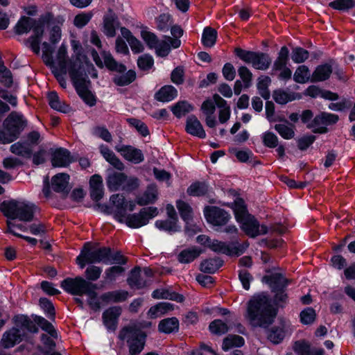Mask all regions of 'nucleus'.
I'll use <instances>...</instances> for the list:
<instances>
[{"label":"nucleus","instance_id":"64","mask_svg":"<svg viewBox=\"0 0 355 355\" xmlns=\"http://www.w3.org/2000/svg\"><path fill=\"white\" fill-rule=\"evenodd\" d=\"M329 6L338 10H345L355 6V0H335L329 3Z\"/></svg>","mask_w":355,"mask_h":355},{"label":"nucleus","instance_id":"29","mask_svg":"<svg viewBox=\"0 0 355 355\" xmlns=\"http://www.w3.org/2000/svg\"><path fill=\"white\" fill-rule=\"evenodd\" d=\"M186 130L189 134L198 137L199 138H205L206 137V133L202 124L197 117L193 115L188 117L186 124Z\"/></svg>","mask_w":355,"mask_h":355},{"label":"nucleus","instance_id":"11","mask_svg":"<svg viewBox=\"0 0 355 355\" xmlns=\"http://www.w3.org/2000/svg\"><path fill=\"white\" fill-rule=\"evenodd\" d=\"M61 286L65 291L73 295H82L86 294L91 297H95L94 286L87 282L81 277L64 279L62 282Z\"/></svg>","mask_w":355,"mask_h":355},{"label":"nucleus","instance_id":"26","mask_svg":"<svg viewBox=\"0 0 355 355\" xmlns=\"http://www.w3.org/2000/svg\"><path fill=\"white\" fill-rule=\"evenodd\" d=\"M150 269L144 268L143 271L139 269H135L131 272L128 278L129 284L132 287L141 288L146 284V282L143 280L144 277H150L152 275Z\"/></svg>","mask_w":355,"mask_h":355},{"label":"nucleus","instance_id":"7","mask_svg":"<svg viewBox=\"0 0 355 355\" xmlns=\"http://www.w3.org/2000/svg\"><path fill=\"white\" fill-rule=\"evenodd\" d=\"M15 327L5 332L1 340V345L4 348H10L20 343L28 331L37 330L35 324L25 315L15 318Z\"/></svg>","mask_w":355,"mask_h":355},{"label":"nucleus","instance_id":"15","mask_svg":"<svg viewBox=\"0 0 355 355\" xmlns=\"http://www.w3.org/2000/svg\"><path fill=\"white\" fill-rule=\"evenodd\" d=\"M64 19L62 17L53 18L51 13H46L42 17L43 29L46 24L49 28V40L52 44H55L61 39V26Z\"/></svg>","mask_w":355,"mask_h":355},{"label":"nucleus","instance_id":"51","mask_svg":"<svg viewBox=\"0 0 355 355\" xmlns=\"http://www.w3.org/2000/svg\"><path fill=\"white\" fill-rule=\"evenodd\" d=\"M216 37L217 32L210 27H207L202 33V42L206 47H211L214 45Z\"/></svg>","mask_w":355,"mask_h":355},{"label":"nucleus","instance_id":"20","mask_svg":"<svg viewBox=\"0 0 355 355\" xmlns=\"http://www.w3.org/2000/svg\"><path fill=\"white\" fill-rule=\"evenodd\" d=\"M116 150L127 161L134 164H139L144 159L141 150L131 146H118Z\"/></svg>","mask_w":355,"mask_h":355},{"label":"nucleus","instance_id":"59","mask_svg":"<svg viewBox=\"0 0 355 355\" xmlns=\"http://www.w3.org/2000/svg\"><path fill=\"white\" fill-rule=\"evenodd\" d=\"M128 293L125 291L109 292L102 296V299L106 302H121L128 297Z\"/></svg>","mask_w":355,"mask_h":355},{"label":"nucleus","instance_id":"56","mask_svg":"<svg viewBox=\"0 0 355 355\" xmlns=\"http://www.w3.org/2000/svg\"><path fill=\"white\" fill-rule=\"evenodd\" d=\"M274 100L279 104H286L295 99V94L284 90H277L273 93Z\"/></svg>","mask_w":355,"mask_h":355},{"label":"nucleus","instance_id":"47","mask_svg":"<svg viewBox=\"0 0 355 355\" xmlns=\"http://www.w3.org/2000/svg\"><path fill=\"white\" fill-rule=\"evenodd\" d=\"M288 49L286 46L281 48L278 57L274 62L272 69L277 71L279 69H282L287 67L288 62Z\"/></svg>","mask_w":355,"mask_h":355},{"label":"nucleus","instance_id":"3","mask_svg":"<svg viewBox=\"0 0 355 355\" xmlns=\"http://www.w3.org/2000/svg\"><path fill=\"white\" fill-rule=\"evenodd\" d=\"M276 314V310L264 295L254 296L248 303L247 318L253 326L271 323Z\"/></svg>","mask_w":355,"mask_h":355},{"label":"nucleus","instance_id":"48","mask_svg":"<svg viewBox=\"0 0 355 355\" xmlns=\"http://www.w3.org/2000/svg\"><path fill=\"white\" fill-rule=\"evenodd\" d=\"M155 226L161 230L168 232H175L180 230V227L178 224V220H171L168 218L166 220H157Z\"/></svg>","mask_w":355,"mask_h":355},{"label":"nucleus","instance_id":"49","mask_svg":"<svg viewBox=\"0 0 355 355\" xmlns=\"http://www.w3.org/2000/svg\"><path fill=\"white\" fill-rule=\"evenodd\" d=\"M244 344V339L236 335H230L226 337L223 343V349L227 351L234 347H241Z\"/></svg>","mask_w":355,"mask_h":355},{"label":"nucleus","instance_id":"4","mask_svg":"<svg viewBox=\"0 0 355 355\" xmlns=\"http://www.w3.org/2000/svg\"><path fill=\"white\" fill-rule=\"evenodd\" d=\"M91 55L94 62L99 68L106 67L110 70H114L119 73L114 78V82L117 85H127L135 80L136 78L135 72L132 70H129L124 73L126 70L125 67L116 62L109 52L103 51L101 53L100 56L97 51L93 49L91 51Z\"/></svg>","mask_w":355,"mask_h":355},{"label":"nucleus","instance_id":"10","mask_svg":"<svg viewBox=\"0 0 355 355\" xmlns=\"http://www.w3.org/2000/svg\"><path fill=\"white\" fill-rule=\"evenodd\" d=\"M69 76L80 97L89 106L94 105L96 98L89 89L90 82L87 79L85 71L69 73Z\"/></svg>","mask_w":355,"mask_h":355},{"label":"nucleus","instance_id":"50","mask_svg":"<svg viewBox=\"0 0 355 355\" xmlns=\"http://www.w3.org/2000/svg\"><path fill=\"white\" fill-rule=\"evenodd\" d=\"M171 309L172 306L171 304L167 302H160L150 309L148 311V315L150 318H157Z\"/></svg>","mask_w":355,"mask_h":355},{"label":"nucleus","instance_id":"52","mask_svg":"<svg viewBox=\"0 0 355 355\" xmlns=\"http://www.w3.org/2000/svg\"><path fill=\"white\" fill-rule=\"evenodd\" d=\"M209 191L208 186L205 182L193 183L188 189L187 193L193 196H201L205 195Z\"/></svg>","mask_w":355,"mask_h":355},{"label":"nucleus","instance_id":"31","mask_svg":"<svg viewBox=\"0 0 355 355\" xmlns=\"http://www.w3.org/2000/svg\"><path fill=\"white\" fill-rule=\"evenodd\" d=\"M120 314L121 309L116 306L110 308L104 312L103 322L108 329H115L117 318Z\"/></svg>","mask_w":355,"mask_h":355},{"label":"nucleus","instance_id":"33","mask_svg":"<svg viewBox=\"0 0 355 355\" xmlns=\"http://www.w3.org/2000/svg\"><path fill=\"white\" fill-rule=\"evenodd\" d=\"M100 152L105 159L112 165L114 168L119 171L124 169L123 163L115 155L114 152L108 147L101 145L100 146Z\"/></svg>","mask_w":355,"mask_h":355},{"label":"nucleus","instance_id":"61","mask_svg":"<svg viewBox=\"0 0 355 355\" xmlns=\"http://www.w3.org/2000/svg\"><path fill=\"white\" fill-rule=\"evenodd\" d=\"M10 151L18 155L28 156L31 150L28 144L17 142L10 146Z\"/></svg>","mask_w":355,"mask_h":355},{"label":"nucleus","instance_id":"37","mask_svg":"<svg viewBox=\"0 0 355 355\" xmlns=\"http://www.w3.org/2000/svg\"><path fill=\"white\" fill-rule=\"evenodd\" d=\"M178 91L171 85L162 87L156 94L155 98L162 102H169L176 98Z\"/></svg>","mask_w":355,"mask_h":355},{"label":"nucleus","instance_id":"36","mask_svg":"<svg viewBox=\"0 0 355 355\" xmlns=\"http://www.w3.org/2000/svg\"><path fill=\"white\" fill-rule=\"evenodd\" d=\"M158 191L156 186L150 185L146 190L137 198V204L146 205L155 202L157 199Z\"/></svg>","mask_w":355,"mask_h":355},{"label":"nucleus","instance_id":"44","mask_svg":"<svg viewBox=\"0 0 355 355\" xmlns=\"http://www.w3.org/2000/svg\"><path fill=\"white\" fill-rule=\"evenodd\" d=\"M152 296L155 299H169L180 302L183 301L182 295L165 289H157L153 291Z\"/></svg>","mask_w":355,"mask_h":355},{"label":"nucleus","instance_id":"55","mask_svg":"<svg viewBox=\"0 0 355 355\" xmlns=\"http://www.w3.org/2000/svg\"><path fill=\"white\" fill-rule=\"evenodd\" d=\"M271 80L268 76H261L258 79L257 88L260 95L265 99L270 98V92L268 89Z\"/></svg>","mask_w":355,"mask_h":355},{"label":"nucleus","instance_id":"9","mask_svg":"<svg viewBox=\"0 0 355 355\" xmlns=\"http://www.w3.org/2000/svg\"><path fill=\"white\" fill-rule=\"evenodd\" d=\"M33 28V35L29 39L30 46L33 51L37 54L40 53V42L43 35V26L42 23V17L37 21L24 17L15 26L16 33L18 34H24Z\"/></svg>","mask_w":355,"mask_h":355},{"label":"nucleus","instance_id":"18","mask_svg":"<svg viewBox=\"0 0 355 355\" xmlns=\"http://www.w3.org/2000/svg\"><path fill=\"white\" fill-rule=\"evenodd\" d=\"M35 320L44 331L49 334V336L43 335L42 336V341L44 347L47 350L53 349L55 345L53 339L57 338V332L53 326L46 319L40 316L36 317Z\"/></svg>","mask_w":355,"mask_h":355},{"label":"nucleus","instance_id":"42","mask_svg":"<svg viewBox=\"0 0 355 355\" xmlns=\"http://www.w3.org/2000/svg\"><path fill=\"white\" fill-rule=\"evenodd\" d=\"M275 129L285 139H291L295 136L294 125L289 124L287 121L284 123L276 124Z\"/></svg>","mask_w":355,"mask_h":355},{"label":"nucleus","instance_id":"13","mask_svg":"<svg viewBox=\"0 0 355 355\" xmlns=\"http://www.w3.org/2000/svg\"><path fill=\"white\" fill-rule=\"evenodd\" d=\"M236 54L244 62L251 64L254 68L259 70L267 69L271 62L270 57L264 53H257L237 49Z\"/></svg>","mask_w":355,"mask_h":355},{"label":"nucleus","instance_id":"39","mask_svg":"<svg viewBox=\"0 0 355 355\" xmlns=\"http://www.w3.org/2000/svg\"><path fill=\"white\" fill-rule=\"evenodd\" d=\"M287 355H324L323 350H318L313 354L310 352L309 345L304 341H298L295 343L293 352H289Z\"/></svg>","mask_w":355,"mask_h":355},{"label":"nucleus","instance_id":"6","mask_svg":"<svg viewBox=\"0 0 355 355\" xmlns=\"http://www.w3.org/2000/svg\"><path fill=\"white\" fill-rule=\"evenodd\" d=\"M230 207L234 211L236 221L247 235L255 237L267 233L266 226H260L254 217L248 214L243 199L237 198Z\"/></svg>","mask_w":355,"mask_h":355},{"label":"nucleus","instance_id":"24","mask_svg":"<svg viewBox=\"0 0 355 355\" xmlns=\"http://www.w3.org/2000/svg\"><path fill=\"white\" fill-rule=\"evenodd\" d=\"M126 180V175L121 172L110 171L106 179L107 186L112 191H117L120 189H123Z\"/></svg>","mask_w":355,"mask_h":355},{"label":"nucleus","instance_id":"27","mask_svg":"<svg viewBox=\"0 0 355 355\" xmlns=\"http://www.w3.org/2000/svg\"><path fill=\"white\" fill-rule=\"evenodd\" d=\"M118 27L116 17L110 12L103 17L102 32L108 37H114L116 35V30Z\"/></svg>","mask_w":355,"mask_h":355},{"label":"nucleus","instance_id":"54","mask_svg":"<svg viewBox=\"0 0 355 355\" xmlns=\"http://www.w3.org/2000/svg\"><path fill=\"white\" fill-rule=\"evenodd\" d=\"M221 261L219 259H207L201 263L200 270L204 272L214 273L221 266Z\"/></svg>","mask_w":355,"mask_h":355},{"label":"nucleus","instance_id":"32","mask_svg":"<svg viewBox=\"0 0 355 355\" xmlns=\"http://www.w3.org/2000/svg\"><path fill=\"white\" fill-rule=\"evenodd\" d=\"M214 99L216 104L219 108L218 119L220 123H225L230 118L231 110L230 107L227 105V101L220 97L218 94H214Z\"/></svg>","mask_w":355,"mask_h":355},{"label":"nucleus","instance_id":"40","mask_svg":"<svg viewBox=\"0 0 355 355\" xmlns=\"http://www.w3.org/2000/svg\"><path fill=\"white\" fill-rule=\"evenodd\" d=\"M47 98L49 103L53 109L64 113L68 112L69 111V106L60 100L56 92H49Z\"/></svg>","mask_w":355,"mask_h":355},{"label":"nucleus","instance_id":"1","mask_svg":"<svg viewBox=\"0 0 355 355\" xmlns=\"http://www.w3.org/2000/svg\"><path fill=\"white\" fill-rule=\"evenodd\" d=\"M73 55L69 58L67 52V46L62 43L58 49L54 56H52L53 47L46 42L42 44V58L46 65H53L58 72L72 73L85 71L89 64L87 57L84 55L83 48L80 42L75 38L70 41Z\"/></svg>","mask_w":355,"mask_h":355},{"label":"nucleus","instance_id":"28","mask_svg":"<svg viewBox=\"0 0 355 355\" xmlns=\"http://www.w3.org/2000/svg\"><path fill=\"white\" fill-rule=\"evenodd\" d=\"M90 195L95 201L100 200L103 196V178L99 175H94L89 180Z\"/></svg>","mask_w":355,"mask_h":355},{"label":"nucleus","instance_id":"8","mask_svg":"<svg viewBox=\"0 0 355 355\" xmlns=\"http://www.w3.org/2000/svg\"><path fill=\"white\" fill-rule=\"evenodd\" d=\"M26 125L24 116L17 112H12L3 122V128L0 130V142L8 144L15 140Z\"/></svg>","mask_w":355,"mask_h":355},{"label":"nucleus","instance_id":"43","mask_svg":"<svg viewBox=\"0 0 355 355\" xmlns=\"http://www.w3.org/2000/svg\"><path fill=\"white\" fill-rule=\"evenodd\" d=\"M193 110V107L187 101H179L171 107L173 114L178 118H181Z\"/></svg>","mask_w":355,"mask_h":355},{"label":"nucleus","instance_id":"38","mask_svg":"<svg viewBox=\"0 0 355 355\" xmlns=\"http://www.w3.org/2000/svg\"><path fill=\"white\" fill-rule=\"evenodd\" d=\"M69 175L67 173H58L51 180L53 189L58 192L65 191L68 189Z\"/></svg>","mask_w":355,"mask_h":355},{"label":"nucleus","instance_id":"12","mask_svg":"<svg viewBox=\"0 0 355 355\" xmlns=\"http://www.w3.org/2000/svg\"><path fill=\"white\" fill-rule=\"evenodd\" d=\"M158 214L156 207H147L142 209L137 214L126 215L123 216V220L119 223H124L131 228H139L146 225L149 220L155 217Z\"/></svg>","mask_w":355,"mask_h":355},{"label":"nucleus","instance_id":"45","mask_svg":"<svg viewBox=\"0 0 355 355\" xmlns=\"http://www.w3.org/2000/svg\"><path fill=\"white\" fill-rule=\"evenodd\" d=\"M178 327L179 322L175 318L164 319L159 324V330L166 334L178 330Z\"/></svg>","mask_w":355,"mask_h":355},{"label":"nucleus","instance_id":"16","mask_svg":"<svg viewBox=\"0 0 355 355\" xmlns=\"http://www.w3.org/2000/svg\"><path fill=\"white\" fill-rule=\"evenodd\" d=\"M207 247L216 252H220L230 256H239L243 253L245 250L248 247V244L244 243L243 244L227 245L222 241L210 239Z\"/></svg>","mask_w":355,"mask_h":355},{"label":"nucleus","instance_id":"19","mask_svg":"<svg viewBox=\"0 0 355 355\" xmlns=\"http://www.w3.org/2000/svg\"><path fill=\"white\" fill-rule=\"evenodd\" d=\"M204 215L207 221L214 225H224L230 218L227 212L216 207H206L204 209Z\"/></svg>","mask_w":355,"mask_h":355},{"label":"nucleus","instance_id":"58","mask_svg":"<svg viewBox=\"0 0 355 355\" xmlns=\"http://www.w3.org/2000/svg\"><path fill=\"white\" fill-rule=\"evenodd\" d=\"M264 279H268V283L275 292H277L279 288H282L287 284L286 279L279 274H276L270 277H265Z\"/></svg>","mask_w":355,"mask_h":355},{"label":"nucleus","instance_id":"53","mask_svg":"<svg viewBox=\"0 0 355 355\" xmlns=\"http://www.w3.org/2000/svg\"><path fill=\"white\" fill-rule=\"evenodd\" d=\"M200 254V251L196 248L182 250L178 255V260L181 263H187L193 261Z\"/></svg>","mask_w":355,"mask_h":355},{"label":"nucleus","instance_id":"60","mask_svg":"<svg viewBox=\"0 0 355 355\" xmlns=\"http://www.w3.org/2000/svg\"><path fill=\"white\" fill-rule=\"evenodd\" d=\"M93 17L92 12H80L75 16L73 24L76 27L81 28L86 26Z\"/></svg>","mask_w":355,"mask_h":355},{"label":"nucleus","instance_id":"63","mask_svg":"<svg viewBox=\"0 0 355 355\" xmlns=\"http://www.w3.org/2000/svg\"><path fill=\"white\" fill-rule=\"evenodd\" d=\"M309 52L301 47L293 49L291 54V58L295 63L304 62L309 58Z\"/></svg>","mask_w":355,"mask_h":355},{"label":"nucleus","instance_id":"2","mask_svg":"<svg viewBox=\"0 0 355 355\" xmlns=\"http://www.w3.org/2000/svg\"><path fill=\"white\" fill-rule=\"evenodd\" d=\"M0 209L3 214L10 220L19 219L22 221H31L33 218L35 207L23 201L8 200L3 202L0 205ZM8 232L12 234L21 237L32 245H35L37 241L35 238L22 236L17 233L16 230L26 231V228L21 225H17L12 220L7 223Z\"/></svg>","mask_w":355,"mask_h":355},{"label":"nucleus","instance_id":"34","mask_svg":"<svg viewBox=\"0 0 355 355\" xmlns=\"http://www.w3.org/2000/svg\"><path fill=\"white\" fill-rule=\"evenodd\" d=\"M100 152L105 159L112 165L114 168L119 171L124 169L123 163L115 155L114 152L108 147L101 145L100 146Z\"/></svg>","mask_w":355,"mask_h":355},{"label":"nucleus","instance_id":"14","mask_svg":"<svg viewBox=\"0 0 355 355\" xmlns=\"http://www.w3.org/2000/svg\"><path fill=\"white\" fill-rule=\"evenodd\" d=\"M111 209L114 218L118 221L123 220V216L126 211H132L135 207L133 201H126L122 194H114L110 199Z\"/></svg>","mask_w":355,"mask_h":355},{"label":"nucleus","instance_id":"57","mask_svg":"<svg viewBox=\"0 0 355 355\" xmlns=\"http://www.w3.org/2000/svg\"><path fill=\"white\" fill-rule=\"evenodd\" d=\"M141 37L150 49H153L159 41L157 36L147 28L141 30Z\"/></svg>","mask_w":355,"mask_h":355},{"label":"nucleus","instance_id":"62","mask_svg":"<svg viewBox=\"0 0 355 355\" xmlns=\"http://www.w3.org/2000/svg\"><path fill=\"white\" fill-rule=\"evenodd\" d=\"M210 331L216 335H221L226 333L228 330L227 324L220 320H215L209 324Z\"/></svg>","mask_w":355,"mask_h":355},{"label":"nucleus","instance_id":"30","mask_svg":"<svg viewBox=\"0 0 355 355\" xmlns=\"http://www.w3.org/2000/svg\"><path fill=\"white\" fill-rule=\"evenodd\" d=\"M332 73V66L325 63L318 65L311 74V82H322L327 80Z\"/></svg>","mask_w":355,"mask_h":355},{"label":"nucleus","instance_id":"23","mask_svg":"<svg viewBox=\"0 0 355 355\" xmlns=\"http://www.w3.org/2000/svg\"><path fill=\"white\" fill-rule=\"evenodd\" d=\"M216 101L214 99V95L212 98H208L205 100L201 105V111L205 115V123L206 125L209 128H214L216 125V120L214 114L216 110Z\"/></svg>","mask_w":355,"mask_h":355},{"label":"nucleus","instance_id":"41","mask_svg":"<svg viewBox=\"0 0 355 355\" xmlns=\"http://www.w3.org/2000/svg\"><path fill=\"white\" fill-rule=\"evenodd\" d=\"M294 80L297 83H305L311 80V75L309 68L305 65L299 66L293 75Z\"/></svg>","mask_w":355,"mask_h":355},{"label":"nucleus","instance_id":"22","mask_svg":"<svg viewBox=\"0 0 355 355\" xmlns=\"http://www.w3.org/2000/svg\"><path fill=\"white\" fill-rule=\"evenodd\" d=\"M181 42L179 39H173L171 37H166L165 40H159L156 46H155L153 49H155L157 55L165 57L169 53L171 47L176 49L178 48Z\"/></svg>","mask_w":355,"mask_h":355},{"label":"nucleus","instance_id":"35","mask_svg":"<svg viewBox=\"0 0 355 355\" xmlns=\"http://www.w3.org/2000/svg\"><path fill=\"white\" fill-rule=\"evenodd\" d=\"M100 152L105 159L112 165L114 168L119 171L124 169L123 163L115 155L114 152L108 147L101 145L100 146Z\"/></svg>","mask_w":355,"mask_h":355},{"label":"nucleus","instance_id":"5","mask_svg":"<svg viewBox=\"0 0 355 355\" xmlns=\"http://www.w3.org/2000/svg\"><path fill=\"white\" fill-rule=\"evenodd\" d=\"M103 262L105 264L124 263V257L119 252L114 254L111 252L110 249L103 248L98 250H91V244L87 243L84 245L80 254L76 258V263L81 268H83L86 263Z\"/></svg>","mask_w":355,"mask_h":355},{"label":"nucleus","instance_id":"46","mask_svg":"<svg viewBox=\"0 0 355 355\" xmlns=\"http://www.w3.org/2000/svg\"><path fill=\"white\" fill-rule=\"evenodd\" d=\"M176 207L181 218L188 224L193 216V210L191 206L186 202L180 200L176 202Z\"/></svg>","mask_w":355,"mask_h":355},{"label":"nucleus","instance_id":"17","mask_svg":"<svg viewBox=\"0 0 355 355\" xmlns=\"http://www.w3.org/2000/svg\"><path fill=\"white\" fill-rule=\"evenodd\" d=\"M146 336L141 330L128 331L127 343L130 355H138L144 349Z\"/></svg>","mask_w":355,"mask_h":355},{"label":"nucleus","instance_id":"21","mask_svg":"<svg viewBox=\"0 0 355 355\" xmlns=\"http://www.w3.org/2000/svg\"><path fill=\"white\" fill-rule=\"evenodd\" d=\"M290 331V323L284 320L282 321L279 325L270 329L268 334V338L273 343L277 344L279 343Z\"/></svg>","mask_w":355,"mask_h":355},{"label":"nucleus","instance_id":"25","mask_svg":"<svg viewBox=\"0 0 355 355\" xmlns=\"http://www.w3.org/2000/svg\"><path fill=\"white\" fill-rule=\"evenodd\" d=\"M72 161L70 153L64 148H57L52 153L51 162L55 167H66Z\"/></svg>","mask_w":355,"mask_h":355}]
</instances>
